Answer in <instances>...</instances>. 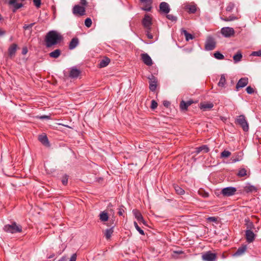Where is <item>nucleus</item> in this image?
<instances>
[{"instance_id": "47", "label": "nucleus", "mask_w": 261, "mask_h": 261, "mask_svg": "<svg viewBox=\"0 0 261 261\" xmlns=\"http://www.w3.org/2000/svg\"><path fill=\"white\" fill-rule=\"evenodd\" d=\"M124 209L123 206H120L118 209V214L119 216H123L124 213Z\"/></svg>"}, {"instance_id": "49", "label": "nucleus", "mask_w": 261, "mask_h": 261, "mask_svg": "<svg viewBox=\"0 0 261 261\" xmlns=\"http://www.w3.org/2000/svg\"><path fill=\"white\" fill-rule=\"evenodd\" d=\"M167 18L168 19L171 20L172 21H176V17L171 14H168L167 15Z\"/></svg>"}, {"instance_id": "27", "label": "nucleus", "mask_w": 261, "mask_h": 261, "mask_svg": "<svg viewBox=\"0 0 261 261\" xmlns=\"http://www.w3.org/2000/svg\"><path fill=\"white\" fill-rule=\"evenodd\" d=\"M141 3L145 4L146 5V8L144 10L147 11H149L151 10V4L152 3V0H140Z\"/></svg>"}, {"instance_id": "4", "label": "nucleus", "mask_w": 261, "mask_h": 261, "mask_svg": "<svg viewBox=\"0 0 261 261\" xmlns=\"http://www.w3.org/2000/svg\"><path fill=\"white\" fill-rule=\"evenodd\" d=\"M237 189L232 187H228L222 189L220 194L223 196L229 197L235 194Z\"/></svg>"}, {"instance_id": "30", "label": "nucleus", "mask_w": 261, "mask_h": 261, "mask_svg": "<svg viewBox=\"0 0 261 261\" xmlns=\"http://www.w3.org/2000/svg\"><path fill=\"white\" fill-rule=\"evenodd\" d=\"M17 0H10L9 3L10 5H13L15 10L13 11L14 12L15 11V10L18 9L21 7H22V4L20 3H16V2Z\"/></svg>"}, {"instance_id": "25", "label": "nucleus", "mask_w": 261, "mask_h": 261, "mask_svg": "<svg viewBox=\"0 0 261 261\" xmlns=\"http://www.w3.org/2000/svg\"><path fill=\"white\" fill-rule=\"evenodd\" d=\"M61 50L59 49H57L55 50L54 51L50 53L49 54V55L50 57L56 59V58H58L61 55Z\"/></svg>"}, {"instance_id": "46", "label": "nucleus", "mask_w": 261, "mask_h": 261, "mask_svg": "<svg viewBox=\"0 0 261 261\" xmlns=\"http://www.w3.org/2000/svg\"><path fill=\"white\" fill-rule=\"evenodd\" d=\"M251 55L253 56L261 57V50L253 51Z\"/></svg>"}, {"instance_id": "11", "label": "nucleus", "mask_w": 261, "mask_h": 261, "mask_svg": "<svg viewBox=\"0 0 261 261\" xmlns=\"http://www.w3.org/2000/svg\"><path fill=\"white\" fill-rule=\"evenodd\" d=\"M142 59L146 65L151 66L152 64V61L150 57L146 53H144L141 55Z\"/></svg>"}, {"instance_id": "17", "label": "nucleus", "mask_w": 261, "mask_h": 261, "mask_svg": "<svg viewBox=\"0 0 261 261\" xmlns=\"http://www.w3.org/2000/svg\"><path fill=\"white\" fill-rule=\"evenodd\" d=\"M38 140L44 145L46 146H49V143L46 135L42 134L39 135L38 137Z\"/></svg>"}, {"instance_id": "58", "label": "nucleus", "mask_w": 261, "mask_h": 261, "mask_svg": "<svg viewBox=\"0 0 261 261\" xmlns=\"http://www.w3.org/2000/svg\"><path fill=\"white\" fill-rule=\"evenodd\" d=\"M66 256H63L59 260H58V261H66Z\"/></svg>"}, {"instance_id": "15", "label": "nucleus", "mask_w": 261, "mask_h": 261, "mask_svg": "<svg viewBox=\"0 0 261 261\" xmlns=\"http://www.w3.org/2000/svg\"><path fill=\"white\" fill-rule=\"evenodd\" d=\"M160 10L165 13L168 14L170 10L169 5L166 2H162L160 5Z\"/></svg>"}, {"instance_id": "63", "label": "nucleus", "mask_w": 261, "mask_h": 261, "mask_svg": "<svg viewBox=\"0 0 261 261\" xmlns=\"http://www.w3.org/2000/svg\"><path fill=\"white\" fill-rule=\"evenodd\" d=\"M226 257V256H225V255L224 254V253L222 255V258H225Z\"/></svg>"}, {"instance_id": "48", "label": "nucleus", "mask_w": 261, "mask_h": 261, "mask_svg": "<svg viewBox=\"0 0 261 261\" xmlns=\"http://www.w3.org/2000/svg\"><path fill=\"white\" fill-rule=\"evenodd\" d=\"M248 94H251L254 92V90L250 86H248L246 89Z\"/></svg>"}, {"instance_id": "31", "label": "nucleus", "mask_w": 261, "mask_h": 261, "mask_svg": "<svg viewBox=\"0 0 261 261\" xmlns=\"http://www.w3.org/2000/svg\"><path fill=\"white\" fill-rule=\"evenodd\" d=\"M110 59L108 58H105V59L100 61L99 64V67L100 68H103L106 67L110 63Z\"/></svg>"}, {"instance_id": "35", "label": "nucleus", "mask_w": 261, "mask_h": 261, "mask_svg": "<svg viewBox=\"0 0 261 261\" xmlns=\"http://www.w3.org/2000/svg\"><path fill=\"white\" fill-rule=\"evenodd\" d=\"M242 58V55L240 52H238L236 55H234L233 57V59L234 62L237 63L241 61Z\"/></svg>"}, {"instance_id": "8", "label": "nucleus", "mask_w": 261, "mask_h": 261, "mask_svg": "<svg viewBox=\"0 0 261 261\" xmlns=\"http://www.w3.org/2000/svg\"><path fill=\"white\" fill-rule=\"evenodd\" d=\"M221 32L225 37H229L232 36L234 33L233 29L230 27H224L222 28Z\"/></svg>"}, {"instance_id": "9", "label": "nucleus", "mask_w": 261, "mask_h": 261, "mask_svg": "<svg viewBox=\"0 0 261 261\" xmlns=\"http://www.w3.org/2000/svg\"><path fill=\"white\" fill-rule=\"evenodd\" d=\"M142 23L143 26L147 29V30H150L151 29V25L152 24V18L151 17L148 15L146 14L145 15L144 18H143L142 20Z\"/></svg>"}, {"instance_id": "40", "label": "nucleus", "mask_w": 261, "mask_h": 261, "mask_svg": "<svg viewBox=\"0 0 261 261\" xmlns=\"http://www.w3.org/2000/svg\"><path fill=\"white\" fill-rule=\"evenodd\" d=\"M35 22L30 23L29 24H24L23 27V28L24 30H30L31 31V29L32 27L35 24Z\"/></svg>"}, {"instance_id": "28", "label": "nucleus", "mask_w": 261, "mask_h": 261, "mask_svg": "<svg viewBox=\"0 0 261 261\" xmlns=\"http://www.w3.org/2000/svg\"><path fill=\"white\" fill-rule=\"evenodd\" d=\"M174 189L176 192V193L178 195H184L185 193V191L184 189H182L181 187L177 185H173Z\"/></svg>"}, {"instance_id": "36", "label": "nucleus", "mask_w": 261, "mask_h": 261, "mask_svg": "<svg viewBox=\"0 0 261 261\" xmlns=\"http://www.w3.org/2000/svg\"><path fill=\"white\" fill-rule=\"evenodd\" d=\"M214 57L218 60H222L224 58V56L219 51H216L214 54Z\"/></svg>"}, {"instance_id": "2", "label": "nucleus", "mask_w": 261, "mask_h": 261, "mask_svg": "<svg viewBox=\"0 0 261 261\" xmlns=\"http://www.w3.org/2000/svg\"><path fill=\"white\" fill-rule=\"evenodd\" d=\"M3 230L6 232L11 233H20L22 231V226L15 222H13L11 224L5 225Z\"/></svg>"}, {"instance_id": "21", "label": "nucleus", "mask_w": 261, "mask_h": 261, "mask_svg": "<svg viewBox=\"0 0 261 261\" xmlns=\"http://www.w3.org/2000/svg\"><path fill=\"white\" fill-rule=\"evenodd\" d=\"M247 250V246L243 245L239 247L237 251L233 254V256H240L242 255Z\"/></svg>"}, {"instance_id": "23", "label": "nucleus", "mask_w": 261, "mask_h": 261, "mask_svg": "<svg viewBox=\"0 0 261 261\" xmlns=\"http://www.w3.org/2000/svg\"><path fill=\"white\" fill-rule=\"evenodd\" d=\"M79 44V39L77 38H73L70 41L69 45L70 49H73L75 48Z\"/></svg>"}, {"instance_id": "12", "label": "nucleus", "mask_w": 261, "mask_h": 261, "mask_svg": "<svg viewBox=\"0 0 261 261\" xmlns=\"http://www.w3.org/2000/svg\"><path fill=\"white\" fill-rule=\"evenodd\" d=\"M248 83V79L247 77H242L239 80L236 85V88L239 89L241 88L245 87Z\"/></svg>"}, {"instance_id": "62", "label": "nucleus", "mask_w": 261, "mask_h": 261, "mask_svg": "<svg viewBox=\"0 0 261 261\" xmlns=\"http://www.w3.org/2000/svg\"><path fill=\"white\" fill-rule=\"evenodd\" d=\"M174 252L177 254H179L183 253V251H174Z\"/></svg>"}, {"instance_id": "10", "label": "nucleus", "mask_w": 261, "mask_h": 261, "mask_svg": "<svg viewBox=\"0 0 261 261\" xmlns=\"http://www.w3.org/2000/svg\"><path fill=\"white\" fill-rule=\"evenodd\" d=\"M214 107V105L211 102H201L199 105V108L203 111H206L211 110Z\"/></svg>"}, {"instance_id": "1", "label": "nucleus", "mask_w": 261, "mask_h": 261, "mask_svg": "<svg viewBox=\"0 0 261 261\" xmlns=\"http://www.w3.org/2000/svg\"><path fill=\"white\" fill-rule=\"evenodd\" d=\"M61 39V36L57 32L50 31L46 35L45 38V45L48 48L50 47L57 44Z\"/></svg>"}, {"instance_id": "53", "label": "nucleus", "mask_w": 261, "mask_h": 261, "mask_svg": "<svg viewBox=\"0 0 261 261\" xmlns=\"http://www.w3.org/2000/svg\"><path fill=\"white\" fill-rule=\"evenodd\" d=\"M207 220L208 221L216 222L217 221V218L215 217H210L207 218Z\"/></svg>"}, {"instance_id": "64", "label": "nucleus", "mask_w": 261, "mask_h": 261, "mask_svg": "<svg viewBox=\"0 0 261 261\" xmlns=\"http://www.w3.org/2000/svg\"><path fill=\"white\" fill-rule=\"evenodd\" d=\"M221 119L224 121V120H226L225 119H224V118L223 117H221Z\"/></svg>"}, {"instance_id": "38", "label": "nucleus", "mask_w": 261, "mask_h": 261, "mask_svg": "<svg viewBox=\"0 0 261 261\" xmlns=\"http://www.w3.org/2000/svg\"><path fill=\"white\" fill-rule=\"evenodd\" d=\"M134 226L136 229L138 231V232L142 235H144V231L139 226L137 223L136 222H134Z\"/></svg>"}, {"instance_id": "20", "label": "nucleus", "mask_w": 261, "mask_h": 261, "mask_svg": "<svg viewBox=\"0 0 261 261\" xmlns=\"http://www.w3.org/2000/svg\"><path fill=\"white\" fill-rule=\"evenodd\" d=\"M244 190L246 193L256 192L257 191V188L254 186L248 184L244 188Z\"/></svg>"}, {"instance_id": "5", "label": "nucleus", "mask_w": 261, "mask_h": 261, "mask_svg": "<svg viewBox=\"0 0 261 261\" xmlns=\"http://www.w3.org/2000/svg\"><path fill=\"white\" fill-rule=\"evenodd\" d=\"M201 257L204 261H216L217 259L216 254L210 251L203 253Z\"/></svg>"}, {"instance_id": "26", "label": "nucleus", "mask_w": 261, "mask_h": 261, "mask_svg": "<svg viewBox=\"0 0 261 261\" xmlns=\"http://www.w3.org/2000/svg\"><path fill=\"white\" fill-rule=\"evenodd\" d=\"M108 214L105 211L101 212L99 214V219L102 222H106L108 220Z\"/></svg>"}, {"instance_id": "29", "label": "nucleus", "mask_w": 261, "mask_h": 261, "mask_svg": "<svg viewBox=\"0 0 261 261\" xmlns=\"http://www.w3.org/2000/svg\"><path fill=\"white\" fill-rule=\"evenodd\" d=\"M113 232H114L113 227H111L110 228L107 229L105 232V236L106 237V238L107 240H109L111 238Z\"/></svg>"}, {"instance_id": "43", "label": "nucleus", "mask_w": 261, "mask_h": 261, "mask_svg": "<svg viewBox=\"0 0 261 261\" xmlns=\"http://www.w3.org/2000/svg\"><path fill=\"white\" fill-rule=\"evenodd\" d=\"M68 176L67 175H64L62 178V182L63 185H66L68 182Z\"/></svg>"}, {"instance_id": "34", "label": "nucleus", "mask_w": 261, "mask_h": 261, "mask_svg": "<svg viewBox=\"0 0 261 261\" xmlns=\"http://www.w3.org/2000/svg\"><path fill=\"white\" fill-rule=\"evenodd\" d=\"M237 175L240 177H244L247 175V170L245 168L240 169L237 173Z\"/></svg>"}, {"instance_id": "39", "label": "nucleus", "mask_w": 261, "mask_h": 261, "mask_svg": "<svg viewBox=\"0 0 261 261\" xmlns=\"http://www.w3.org/2000/svg\"><path fill=\"white\" fill-rule=\"evenodd\" d=\"M187 9L189 12L192 13H195L196 11V7L195 5H189L187 6Z\"/></svg>"}, {"instance_id": "56", "label": "nucleus", "mask_w": 261, "mask_h": 261, "mask_svg": "<svg viewBox=\"0 0 261 261\" xmlns=\"http://www.w3.org/2000/svg\"><path fill=\"white\" fill-rule=\"evenodd\" d=\"M81 4L83 6H85L87 5V3L86 0H81Z\"/></svg>"}, {"instance_id": "59", "label": "nucleus", "mask_w": 261, "mask_h": 261, "mask_svg": "<svg viewBox=\"0 0 261 261\" xmlns=\"http://www.w3.org/2000/svg\"><path fill=\"white\" fill-rule=\"evenodd\" d=\"M54 257H55V254L52 253L51 254H50V255L47 256V258L50 259V258H54Z\"/></svg>"}, {"instance_id": "24", "label": "nucleus", "mask_w": 261, "mask_h": 261, "mask_svg": "<svg viewBox=\"0 0 261 261\" xmlns=\"http://www.w3.org/2000/svg\"><path fill=\"white\" fill-rule=\"evenodd\" d=\"M17 45L16 44H12L9 48V55L10 57L13 56L16 53Z\"/></svg>"}, {"instance_id": "60", "label": "nucleus", "mask_w": 261, "mask_h": 261, "mask_svg": "<svg viewBox=\"0 0 261 261\" xmlns=\"http://www.w3.org/2000/svg\"><path fill=\"white\" fill-rule=\"evenodd\" d=\"M27 51H28V50H27V48H23V49H22V54H26Z\"/></svg>"}, {"instance_id": "6", "label": "nucleus", "mask_w": 261, "mask_h": 261, "mask_svg": "<svg viewBox=\"0 0 261 261\" xmlns=\"http://www.w3.org/2000/svg\"><path fill=\"white\" fill-rule=\"evenodd\" d=\"M85 8L79 5H75L72 9V13L74 15L83 16L85 14Z\"/></svg>"}, {"instance_id": "45", "label": "nucleus", "mask_w": 261, "mask_h": 261, "mask_svg": "<svg viewBox=\"0 0 261 261\" xmlns=\"http://www.w3.org/2000/svg\"><path fill=\"white\" fill-rule=\"evenodd\" d=\"M199 194L204 198H207L209 196V194L204 191H199Z\"/></svg>"}, {"instance_id": "16", "label": "nucleus", "mask_w": 261, "mask_h": 261, "mask_svg": "<svg viewBox=\"0 0 261 261\" xmlns=\"http://www.w3.org/2000/svg\"><path fill=\"white\" fill-rule=\"evenodd\" d=\"M194 103L193 100H189L187 101L181 100L180 103V108L181 110H187L189 106Z\"/></svg>"}, {"instance_id": "22", "label": "nucleus", "mask_w": 261, "mask_h": 261, "mask_svg": "<svg viewBox=\"0 0 261 261\" xmlns=\"http://www.w3.org/2000/svg\"><path fill=\"white\" fill-rule=\"evenodd\" d=\"M149 89L151 91H154L156 88V80L154 76L150 79Z\"/></svg>"}, {"instance_id": "44", "label": "nucleus", "mask_w": 261, "mask_h": 261, "mask_svg": "<svg viewBox=\"0 0 261 261\" xmlns=\"http://www.w3.org/2000/svg\"><path fill=\"white\" fill-rule=\"evenodd\" d=\"M237 18L234 16H230L229 17H226V18H223L221 17V19L225 21H232L236 19Z\"/></svg>"}, {"instance_id": "13", "label": "nucleus", "mask_w": 261, "mask_h": 261, "mask_svg": "<svg viewBox=\"0 0 261 261\" xmlns=\"http://www.w3.org/2000/svg\"><path fill=\"white\" fill-rule=\"evenodd\" d=\"M246 239L248 243L252 242L255 238V234L251 230H247L245 233Z\"/></svg>"}, {"instance_id": "57", "label": "nucleus", "mask_w": 261, "mask_h": 261, "mask_svg": "<svg viewBox=\"0 0 261 261\" xmlns=\"http://www.w3.org/2000/svg\"><path fill=\"white\" fill-rule=\"evenodd\" d=\"M163 105L164 106L167 107L170 105V102L168 101H164L163 102Z\"/></svg>"}, {"instance_id": "18", "label": "nucleus", "mask_w": 261, "mask_h": 261, "mask_svg": "<svg viewBox=\"0 0 261 261\" xmlns=\"http://www.w3.org/2000/svg\"><path fill=\"white\" fill-rule=\"evenodd\" d=\"M210 151V149L208 146L206 145H202L199 147H197L195 148V152L197 154L201 152H203L204 153H207Z\"/></svg>"}, {"instance_id": "52", "label": "nucleus", "mask_w": 261, "mask_h": 261, "mask_svg": "<svg viewBox=\"0 0 261 261\" xmlns=\"http://www.w3.org/2000/svg\"><path fill=\"white\" fill-rule=\"evenodd\" d=\"M33 2H34V5L37 7H39L40 5H41V1L40 0H33Z\"/></svg>"}, {"instance_id": "37", "label": "nucleus", "mask_w": 261, "mask_h": 261, "mask_svg": "<svg viewBox=\"0 0 261 261\" xmlns=\"http://www.w3.org/2000/svg\"><path fill=\"white\" fill-rule=\"evenodd\" d=\"M231 155V152L228 150H224L221 153V158H228Z\"/></svg>"}, {"instance_id": "3", "label": "nucleus", "mask_w": 261, "mask_h": 261, "mask_svg": "<svg viewBox=\"0 0 261 261\" xmlns=\"http://www.w3.org/2000/svg\"><path fill=\"white\" fill-rule=\"evenodd\" d=\"M236 123L239 125L244 132H247L248 130V124L244 115H239L236 119Z\"/></svg>"}, {"instance_id": "51", "label": "nucleus", "mask_w": 261, "mask_h": 261, "mask_svg": "<svg viewBox=\"0 0 261 261\" xmlns=\"http://www.w3.org/2000/svg\"><path fill=\"white\" fill-rule=\"evenodd\" d=\"M158 106V103L157 102L154 100H152L151 101V108L152 109H155Z\"/></svg>"}, {"instance_id": "19", "label": "nucleus", "mask_w": 261, "mask_h": 261, "mask_svg": "<svg viewBox=\"0 0 261 261\" xmlns=\"http://www.w3.org/2000/svg\"><path fill=\"white\" fill-rule=\"evenodd\" d=\"M80 71L75 67H72L70 69L69 76L71 78H76L79 76Z\"/></svg>"}, {"instance_id": "50", "label": "nucleus", "mask_w": 261, "mask_h": 261, "mask_svg": "<svg viewBox=\"0 0 261 261\" xmlns=\"http://www.w3.org/2000/svg\"><path fill=\"white\" fill-rule=\"evenodd\" d=\"M36 117L40 119H50V118L49 115H40L37 116Z\"/></svg>"}, {"instance_id": "54", "label": "nucleus", "mask_w": 261, "mask_h": 261, "mask_svg": "<svg viewBox=\"0 0 261 261\" xmlns=\"http://www.w3.org/2000/svg\"><path fill=\"white\" fill-rule=\"evenodd\" d=\"M150 30H147L146 34L148 38L152 39L153 35L150 33Z\"/></svg>"}, {"instance_id": "42", "label": "nucleus", "mask_w": 261, "mask_h": 261, "mask_svg": "<svg viewBox=\"0 0 261 261\" xmlns=\"http://www.w3.org/2000/svg\"><path fill=\"white\" fill-rule=\"evenodd\" d=\"M234 8V4L233 3H230L228 4L226 8V10L228 12H230Z\"/></svg>"}, {"instance_id": "14", "label": "nucleus", "mask_w": 261, "mask_h": 261, "mask_svg": "<svg viewBox=\"0 0 261 261\" xmlns=\"http://www.w3.org/2000/svg\"><path fill=\"white\" fill-rule=\"evenodd\" d=\"M133 212L135 218L139 222H142L143 224L146 225L145 221L144 220L142 214L138 210H134Z\"/></svg>"}, {"instance_id": "41", "label": "nucleus", "mask_w": 261, "mask_h": 261, "mask_svg": "<svg viewBox=\"0 0 261 261\" xmlns=\"http://www.w3.org/2000/svg\"><path fill=\"white\" fill-rule=\"evenodd\" d=\"M92 23V20L90 18H87L85 20V25L88 28L91 26Z\"/></svg>"}, {"instance_id": "33", "label": "nucleus", "mask_w": 261, "mask_h": 261, "mask_svg": "<svg viewBox=\"0 0 261 261\" xmlns=\"http://www.w3.org/2000/svg\"><path fill=\"white\" fill-rule=\"evenodd\" d=\"M225 82H226V77H225V74H222L221 76V77H220V81L218 83V86L219 87H223L225 84Z\"/></svg>"}, {"instance_id": "55", "label": "nucleus", "mask_w": 261, "mask_h": 261, "mask_svg": "<svg viewBox=\"0 0 261 261\" xmlns=\"http://www.w3.org/2000/svg\"><path fill=\"white\" fill-rule=\"evenodd\" d=\"M76 256L77 255L76 253L73 254L71 256L69 261H76Z\"/></svg>"}, {"instance_id": "32", "label": "nucleus", "mask_w": 261, "mask_h": 261, "mask_svg": "<svg viewBox=\"0 0 261 261\" xmlns=\"http://www.w3.org/2000/svg\"><path fill=\"white\" fill-rule=\"evenodd\" d=\"M182 32L185 36L186 40L187 41L192 40L194 38L192 34L189 33L186 30H182Z\"/></svg>"}, {"instance_id": "7", "label": "nucleus", "mask_w": 261, "mask_h": 261, "mask_svg": "<svg viewBox=\"0 0 261 261\" xmlns=\"http://www.w3.org/2000/svg\"><path fill=\"white\" fill-rule=\"evenodd\" d=\"M216 42L212 37H208L206 41L205 48L206 50H212L215 48Z\"/></svg>"}, {"instance_id": "61", "label": "nucleus", "mask_w": 261, "mask_h": 261, "mask_svg": "<svg viewBox=\"0 0 261 261\" xmlns=\"http://www.w3.org/2000/svg\"><path fill=\"white\" fill-rule=\"evenodd\" d=\"M5 33V32L3 31H2L1 29H0V36H2L3 35H4Z\"/></svg>"}]
</instances>
